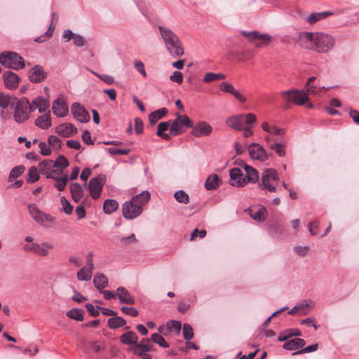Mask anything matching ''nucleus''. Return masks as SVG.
Returning <instances> with one entry per match:
<instances>
[{"mask_svg": "<svg viewBox=\"0 0 359 359\" xmlns=\"http://www.w3.org/2000/svg\"><path fill=\"white\" fill-rule=\"evenodd\" d=\"M301 46L318 53H327L335 46L334 38L323 32H303L300 35Z\"/></svg>", "mask_w": 359, "mask_h": 359, "instance_id": "f257e3e1", "label": "nucleus"}, {"mask_svg": "<svg viewBox=\"0 0 359 359\" xmlns=\"http://www.w3.org/2000/svg\"><path fill=\"white\" fill-rule=\"evenodd\" d=\"M161 36L169 53L173 57L184 55V48L178 36L170 28L159 25L158 27Z\"/></svg>", "mask_w": 359, "mask_h": 359, "instance_id": "f03ea898", "label": "nucleus"}, {"mask_svg": "<svg viewBox=\"0 0 359 359\" xmlns=\"http://www.w3.org/2000/svg\"><path fill=\"white\" fill-rule=\"evenodd\" d=\"M28 210L32 219L43 227L49 229L55 225V218L39 210L35 204L29 205Z\"/></svg>", "mask_w": 359, "mask_h": 359, "instance_id": "7ed1b4c3", "label": "nucleus"}, {"mask_svg": "<svg viewBox=\"0 0 359 359\" xmlns=\"http://www.w3.org/2000/svg\"><path fill=\"white\" fill-rule=\"evenodd\" d=\"M0 63L5 67L18 70L24 68L25 60L18 53L4 51L0 53Z\"/></svg>", "mask_w": 359, "mask_h": 359, "instance_id": "20e7f679", "label": "nucleus"}, {"mask_svg": "<svg viewBox=\"0 0 359 359\" xmlns=\"http://www.w3.org/2000/svg\"><path fill=\"white\" fill-rule=\"evenodd\" d=\"M256 121V116L249 113L230 116L226 119V123L229 127L234 130H241L243 129L244 123L246 125H252Z\"/></svg>", "mask_w": 359, "mask_h": 359, "instance_id": "39448f33", "label": "nucleus"}, {"mask_svg": "<svg viewBox=\"0 0 359 359\" xmlns=\"http://www.w3.org/2000/svg\"><path fill=\"white\" fill-rule=\"evenodd\" d=\"M261 180V185L263 189H266L269 192H276L277 191L276 184L279 182V177L275 169H265L262 173Z\"/></svg>", "mask_w": 359, "mask_h": 359, "instance_id": "423d86ee", "label": "nucleus"}, {"mask_svg": "<svg viewBox=\"0 0 359 359\" xmlns=\"http://www.w3.org/2000/svg\"><path fill=\"white\" fill-rule=\"evenodd\" d=\"M28 106L29 100L27 98L23 97L18 100L13 114V118L16 123H24L29 118Z\"/></svg>", "mask_w": 359, "mask_h": 359, "instance_id": "0eeeda50", "label": "nucleus"}, {"mask_svg": "<svg viewBox=\"0 0 359 359\" xmlns=\"http://www.w3.org/2000/svg\"><path fill=\"white\" fill-rule=\"evenodd\" d=\"M54 248L53 245L48 242L39 243L36 242L32 243H25L22 248L25 252L34 253L40 257H46L49 255V250Z\"/></svg>", "mask_w": 359, "mask_h": 359, "instance_id": "6e6552de", "label": "nucleus"}, {"mask_svg": "<svg viewBox=\"0 0 359 359\" xmlns=\"http://www.w3.org/2000/svg\"><path fill=\"white\" fill-rule=\"evenodd\" d=\"M241 34L248 39L250 41L254 42L257 48H262L269 45L271 41V36L267 34H260L258 32H246L241 31Z\"/></svg>", "mask_w": 359, "mask_h": 359, "instance_id": "1a4fd4ad", "label": "nucleus"}, {"mask_svg": "<svg viewBox=\"0 0 359 359\" xmlns=\"http://www.w3.org/2000/svg\"><path fill=\"white\" fill-rule=\"evenodd\" d=\"M280 95L287 101L297 105H303L309 100V97L304 90L292 89L281 92Z\"/></svg>", "mask_w": 359, "mask_h": 359, "instance_id": "9d476101", "label": "nucleus"}, {"mask_svg": "<svg viewBox=\"0 0 359 359\" xmlns=\"http://www.w3.org/2000/svg\"><path fill=\"white\" fill-rule=\"evenodd\" d=\"M143 208L140 204H136L131 199L123 203L122 212L123 217L127 219H133L142 214Z\"/></svg>", "mask_w": 359, "mask_h": 359, "instance_id": "9b49d317", "label": "nucleus"}, {"mask_svg": "<svg viewBox=\"0 0 359 359\" xmlns=\"http://www.w3.org/2000/svg\"><path fill=\"white\" fill-rule=\"evenodd\" d=\"M104 182V177L103 175L90 179L88 183V190L93 199H97L100 196Z\"/></svg>", "mask_w": 359, "mask_h": 359, "instance_id": "f8f14e48", "label": "nucleus"}, {"mask_svg": "<svg viewBox=\"0 0 359 359\" xmlns=\"http://www.w3.org/2000/svg\"><path fill=\"white\" fill-rule=\"evenodd\" d=\"M49 178L55 180L54 187L60 191L65 190L69 180L67 175L60 170L50 172Z\"/></svg>", "mask_w": 359, "mask_h": 359, "instance_id": "ddd939ff", "label": "nucleus"}, {"mask_svg": "<svg viewBox=\"0 0 359 359\" xmlns=\"http://www.w3.org/2000/svg\"><path fill=\"white\" fill-rule=\"evenodd\" d=\"M248 152L252 159L265 161L269 156L264 147L258 143H252L248 147Z\"/></svg>", "mask_w": 359, "mask_h": 359, "instance_id": "4468645a", "label": "nucleus"}, {"mask_svg": "<svg viewBox=\"0 0 359 359\" xmlns=\"http://www.w3.org/2000/svg\"><path fill=\"white\" fill-rule=\"evenodd\" d=\"M230 184L234 187H243L247 184L246 178L243 176L242 170L238 168H233L229 171Z\"/></svg>", "mask_w": 359, "mask_h": 359, "instance_id": "2eb2a0df", "label": "nucleus"}, {"mask_svg": "<svg viewBox=\"0 0 359 359\" xmlns=\"http://www.w3.org/2000/svg\"><path fill=\"white\" fill-rule=\"evenodd\" d=\"M219 89L224 92L232 95L240 103L244 104L247 101L246 97L239 90H236L234 86L228 82H222L219 84Z\"/></svg>", "mask_w": 359, "mask_h": 359, "instance_id": "dca6fc26", "label": "nucleus"}, {"mask_svg": "<svg viewBox=\"0 0 359 359\" xmlns=\"http://www.w3.org/2000/svg\"><path fill=\"white\" fill-rule=\"evenodd\" d=\"M72 113L74 117L81 123L90 121V114L79 103L75 102L72 105Z\"/></svg>", "mask_w": 359, "mask_h": 359, "instance_id": "f3484780", "label": "nucleus"}, {"mask_svg": "<svg viewBox=\"0 0 359 359\" xmlns=\"http://www.w3.org/2000/svg\"><path fill=\"white\" fill-rule=\"evenodd\" d=\"M212 131V126L205 121H199L197 123L191 130V135L196 137L202 136H208Z\"/></svg>", "mask_w": 359, "mask_h": 359, "instance_id": "a211bd4d", "label": "nucleus"}, {"mask_svg": "<svg viewBox=\"0 0 359 359\" xmlns=\"http://www.w3.org/2000/svg\"><path fill=\"white\" fill-rule=\"evenodd\" d=\"M47 77V73L40 65H35L29 73V78L32 83H40L44 81Z\"/></svg>", "mask_w": 359, "mask_h": 359, "instance_id": "6ab92c4d", "label": "nucleus"}, {"mask_svg": "<svg viewBox=\"0 0 359 359\" xmlns=\"http://www.w3.org/2000/svg\"><path fill=\"white\" fill-rule=\"evenodd\" d=\"M3 79L5 86L11 90L18 88L20 79L18 76L11 71H6L3 74Z\"/></svg>", "mask_w": 359, "mask_h": 359, "instance_id": "aec40b11", "label": "nucleus"}, {"mask_svg": "<svg viewBox=\"0 0 359 359\" xmlns=\"http://www.w3.org/2000/svg\"><path fill=\"white\" fill-rule=\"evenodd\" d=\"M52 110L57 117H64L67 114L68 106L62 99L57 98L53 102Z\"/></svg>", "mask_w": 359, "mask_h": 359, "instance_id": "412c9836", "label": "nucleus"}, {"mask_svg": "<svg viewBox=\"0 0 359 359\" xmlns=\"http://www.w3.org/2000/svg\"><path fill=\"white\" fill-rule=\"evenodd\" d=\"M55 133L64 137H68L76 133V128L71 123H62L55 128Z\"/></svg>", "mask_w": 359, "mask_h": 359, "instance_id": "4be33fe9", "label": "nucleus"}, {"mask_svg": "<svg viewBox=\"0 0 359 359\" xmlns=\"http://www.w3.org/2000/svg\"><path fill=\"white\" fill-rule=\"evenodd\" d=\"M35 125L43 130L48 129L51 125V115L50 111H48L47 113H45L39 116H38L35 121Z\"/></svg>", "mask_w": 359, "mask_h": 359, "instance_id": "5701e85b", "label": "nucleus"}, {"mask_svg": "<svg viewBox=\"0 0 359 359\" xmlns=\"http://www.w3.org/2000/svg\"><path fill=\"white\" fill-rule=\"evenodd\" d=\"M116 296L121 304H134L135 299L129 292L123 287H118Z\"/></svg>", "mask_w": 359, "mask_h": 359, "instance_id": "b1692460", "label": "nucleus"}, {"mask_svg": "<svg viewBox=\"0 0 359 359\" xmlns=\"http://www.w3.org/2000/svg\"><path fill=\"white\" fill-rule=\"evenodd\" d=\"M250 216L257 222H264L267 217V210L265 207L260 205L257 208L250 210Z\"/></svg>", "mask_w": 359, "mask_h": 359, "instance_id": "393cba45", "label": "nucleus"}, {"mask_svg": "<svg viewBox=\"0 0 359 359\" xmlns=\"http://www.w3.org/2000/svg\"><path fill=\"white\" fill-rule=\"evenodd\" d=\"M306 342L302 338H294L285 342L283 348L285 350L293 351L304 346Z\"/></svg>", "mask_w": 359, "mask_h": 359, "instance_id": "a878e982", "label": "nucleus"}, {"mask_svg": "<svg viewBox=\"0 0 359 359\" xmlns=\"http://www.w3.org/2000/svg\"><path fill=\"white\" fill-rule=\"evenodd\" d=\"M70 192L72 199L76 202H79L84 196L83 187L79 183H73L70 186Z\"/></svg>", "mask_w": 359, "mask_h": 359, "instance_id": "bb28decb", "label": "nucleus"}, {"mask_svg": "<svg viewBox=\"0 0 359 359\" xmlns=\"http://www.w3.org/2000/svg\"><path fill=\"white\" fill-rule=\"evenodd\" d=\"M53 168V161L49 159L41 161L39 165L40 172L45 175L47 178H49L50 172L58 170H54Z\"/></svg>", "mask_w": 359, "mask_h": 359, "instance_id": "cd10ccee", "label": "nucleus"}, {"mask_svg": "<svg viewBox=\"0 0 359 359\" xmlns=\"http://www.w3.org/2000/svg\"><path fill=\"white\" fill-rule=\"evenodd\" d=\"M138 337L133 331L127 332L120 337V341L122 344L126 345H136L137 344Z\"/></svg>", "mask_w": 359, "mask_h": 359, "instance_id": "c85d7f7f", "label": "nucleus"}, {"mask_svg": "<svg viewBox=\"0 0 359 359\" xmlns=\"http://www.w3.org/2000/svg\"><path fill=\"white\" fill-rule=\"evenodd\" d=\"M170 135L172 136H177L184 132L183 126L181 123V115L177 114L176 119L170 123Z\"/></svg>", "mask_w": 359, "mask_h": 359, "instance_id": "c756f323", "label": "nucleus"}, {"mask_svg": "<svg viewBox=\"0 0 359 359\" xmlns=\"http://www.w3.org/2000/svg\"><path fill=\"white\" fill-rule=\"evenodd\" d=\"M332 15V13L330 11L312 13L307 17L306 22L310 25H313Z\"/></svg>", "mask_w": 359, "mask_h": 359, "instance_id": "7c9ffc66", "label": "nucleus"}, {"mask_svg": "<svg viewBox=\"0 0 359 359\" xmlns=\"http://www.w3.org/2000/svg\"><path fill=\"white\" fill-rule=\"evenodd\" d=\"M220 184H222L221 179L217 175L214 174L207 178L205 187L208 190H215L219 187Z\"/></svg>", "mask_w": 359, "mask_h": 359, "instance_id": "2f4dec72", "label": "nucleus"}, {"mask_svg": "<svg viewBox=\"0 0 359 359\" xmlns=\"http://www.w3.org/2000/svg\"><path fill=\"white\" fill-rule=\"evenodd\" d=\"M170 124V121L159 123L156 131L157 136L161 137L163 140H169L172 136L170 135V132L169 133H164V132L168 129Z\"/></svg>", "mask_w": 359, "mask_h": 359, "instance_id": "473e14b6", "label": "nucleus"}, {"mask_svg": "<svg viewBox=\"0 0 359 359\" xmlns=\"http://www.w3.org/2000/svg\"><path fill=\"white\" fill-rule=\"evenodd\" d=\"M302 334L299 329H287L281 332L278 337L279 341H287L292 337H298Z\"/></svg>", "mask_w": 359, "mask_h": 359, "instance_id": "72a5a7b5", "label": "nucleus"}, {"mask_svg": "<svg viewBox=\"0 0 359 359\" xmlns=\"http://www.w3.org/2000/svg\"><path fill=\"white\" fill-rule=\"evenodd\" d=\"M95 287L102 291L108 285L107 278L102 273H96L93 278Z\"/></svg>", "mask_w": 359, "mask_h": 359, "instance_id": "f704fd0d", "label": "nucleus"}, {"mask_svg": "<svg viewBox=\"0 0 359 359\" xmlns=\"http://www.w3.org/2000/svg\"><path fill=\"white\" fill-rule=\"evenodd\" d=\"M168 112V111L166 108H161L151 112L149 116L150 123L154 125L158 120L165 116Z\"/></svg>", "mask_w": 359, "mask_h": 359, "instance_id": "c9c22d12", "label": "nucleus"}, {"mask_svg": "<svg viewBox=\"0 0 359 359\" xmlns=\"http://www.w3.org/2000/svg\"><path fill=\"white\" fill-rule=\"evenodd\" d=\"M243 168L246 172V177L248 182L255 183L258 181L259 173L257 170L248 165H244Z\"/></svg>", "mask_w": 359, "mask_h": 359, "instance_id": "e433bc0d", "label": "nucleus"}, {"mask_svg": "<svg viewBox=\"0 0 359 359\" xmlns=\"http://www.w3.org/2000/svg\"><path fill=\"white\" fill-rule=\"evenodd\" d=\"M150 193L147 191H143L142 193L133 196L131 199L136 204H140L141 207L145 205L150 199Z\"/></svg>", "mask_w": 359, "mask_h": 359, "instance_id": "4c0bfd02", "label": "nucleus"}, {"mask_svg": "<svg viewBox=\"0 0 359 359\" xmlns=\"http://www.w3.org/2000/svg\"><path fill=\"white\" fill-rule=\"evenodd\" d=\"M152 344H151L148 338L143 339L142 341L137 344L134 347V352L143 351L149 352L152 351Z\"/></svg>", "mask_w": 359, "mask_h": 359, "instance_id": "58836bf2", "label": "nucleus"}, {"mask_svg": "<svg viewBox=\"0 0 359 359\" xmlns=\"http://www.w3.org/2000/svg\"><path fill=\"white\" fill-rule=\"evenodd\" d=\"M262 128L264 131L275 135H283L285 134V130L283 128H279L276 126H271L266 122H263L262 123Z\"/></svg>", "mask_w": 359, "mask_h": 359, "instance_id": "ea45409f", "label": "nucleus"}, {"mask_svg": "<svg viewBox=\"0 0 359 359\" xmlns=\"http://www.w3.org/2000/svg\"><path fill=\"white\" fill-rule=\"evenodd\" d=\"M118 203L114 199H106L103 204V210L106 214H111L117 210Z\"/></svg>", "mask_w": 359, "mask_h": 359, "instance_id": "a19ab883", "label": "nucleus"}, {"mask_svg": "<svg viewBox=\"0 0 359 359\" xmlns=\"http://www.w3.org/2000/svg\"><path fill=\"white\" fill-rule=\"evenodd\" d=\"M107 324L111 329L114 330L126 325V321L122 317L115 316L109 318Z\"/></svg>", "mask_w": 359, "mask_h": 359, "instance_id": "79ce46f5", "label": "nucleus"}, {"mask_svg": "<svg viewBox=\"0 0 359 359\" xmlns=\"http://www.w3.org/2000/svg\"><path fill=\"white\" fill-rule=\"evenodd\" d=\"M37 102V109L39 113H45L49 108V101L48 99L38 96L35 98Z\"/></svg>", "mask_w": 359, "mask_h": 359, "instance_id": "37998d69", "label": "nucleus"}, {"mask_svg": "<svg viewBox=\"0 0 359 359\" xmlns=\"http://www.w3.org/2000/svg\"><path fill=\"white\" fill-rule=\"evenodd\" d=\"M175 200L182 204H188L189 203V196L184 190H179L174 194Z\"/></svg>", "mask_w": 359, "mask_h": 359, "instance_id": "c03bdc74", "label": "nucleus"}, {"mask_svg": "<svg viewBox=\"0 0 359 359\" xmlns=\"http://www.w3.org/2000/svg\"><path fill=\"white\" fill-rule=\"evenodd\" d=\"M83 311L79 309H72L67 312V316L72 319L77 321H82L83 320Z\"/></svg>", "mask_w": 359, "mask_h": 359, "instance_id": "a18cd8bd", "label": "nucleus"}, {"mask_svg": "<svg viewBox=\"0 0 359 359\" xmlns=\"http://www.w3.org/2000/svg\"><path fill=\"white\" fill-rule=\"evenodd\" d=\"M226 76L224 74H217L213 72H209L205 74L203 81L205 83H210L217 80L224 79Z\"/></svg>", "mask_w": 359, "mask_h": 359, "instance_id": "49530a36", "label": "nucleus"}, {"mask_svg": "<svg viewBox=\"0 0 359 359\" xmlns=\"http://www.w3.org/2000/svg\"><path fill=\"white\" fill-rule=\"evenodd\" d=\"M69 165V161L63 155H60L57 158L53 161L54 168H60V170L66 168Z\"/></svg>", "mask_w": 359, "mask_h": 359, "instance_id": "de8ad7c7", "label": "nucleus"}, {"mask_svg": "<svg viewBox=\"0 0 359 359\" xmlns=\"http://www.w3.org/2000/svg\"><path fill=\"white\" fill-rule=\"evenodd\" d=\"M39 179L38 169L35 166H32L28 172L27 182L34 183Z\"/></svg>", "mask_w": 359, "mask_h": 359, "instance_id": "09e8293b", "label": "nucleus"}, {"mask_svg": "<svg viewBox=\"0 0 359 359\" xmlns=\"http://www.w3.org/2000/svg\"><path fill=\"white\" fill-rule=\"evenodd\" d=\"M25 171V167L23 165H18L12 168L9 174V180L16 179L20 177Z\"/></svg>", "mask_w": 359, "mask_h": 359, "instance_id": "8fccbe9b", "label": "nucleus"}, {"mask_svg": "<svg viewBox=\"0 0 359 359\" xmlns=\"http://www.w3.org/2000/svg\"><path fill=\"white\" fill-rule=\"evenodd\" d=\"M91 272L88 271L86 268H81L76 274L77 278L79 280H89L91 279L92 277Z\"/></svg>", "mask_w": 359, "mask_h": 359, "instance_id": "3c124183", "label": "nucleus"}, {"mask_svg": "<svg viewBox=\"0 0 359 359\" xmlns=\"http://www.w3.org/2000/svg\"><path fill=\"white\" fill-rule=\"evenodd\" d=\"M330 87L325 88V86H321L318 84H313L310 85L309 86H305V90L307 93H312V94H318L321 90L325 89L328 90L330 89Z\"/></svg>", "mask_w": 359, "mask_h": 359, "instance_id": "603ef678", "label": "nucleus"}, {"mask_svg": "<svg viewBox=\"0 0 359 359\" xmlns=\"http://www.w3.org/2000/svg\"><path fill=\"white\" fill-rule=\"evenodd\" d=\"M151 339L161 347L167 348L169 346L165 339L158 333L153 334L151 335Z\"/></svg>", "mask_w": 359, "mask_h": 359, "instance_id": "864d4df0", "label": "nucleus"}, {"mask_svg": "<svg viewBox=\"0 0 359 359\" xmlns=\"http://www.w3.org/2000/svg\"><path fill=\"white\" fill-rule=\"evenodd\" d=\"M183 336L184 339L190 340L194 337L193 329L189 324L185 323L183 325Z\"/></svg>", "mask_w": 359, "mask_h": 359, "instance_id": "5fc2aeb1", "label": "nucleus"}, {"mask_svg": "<svg viewBox=\"0 0 359 359\" xmlns=\"http://www.w3.org/2000/svg\"><path fill=\"white\" fill-rule=\"evenodd\" d=\"M318 344H314L308 346L305 348H303L301 350H299V351H297L292 353V355H299V354L313 352L318 349Z\"/></svg>", "mask_w": 359, "mask_h": 359, "instance_id": "6e6d98bb", "label": "nucleus"}, {"mask_svg": "<svg viewBox=\"0 0 359 359\" xmlns=\"http://www.w3.org/2000/svg\"><path fill=\"white\" fill-rule=\"evenodd\" d=\"M60 201L62 205L64 212L67 215L72 214L73 211V206L69 203L66 198L65 196H62Z\"/></svg>", "mask_w": 359, "mask_h": 359, "instance_id": "4d7b16f0", "label": "nucleus"}, {"mask_svg": "<svg viewBox=\"0 0 359 359\" xmlns=\"http://www.w3.org/2000/svg\"><path fill=\"white\" fill-rule=\"evenodd\" d=\"M48 143L55 149L60 148L62 141L55 135H50L48 138Z\"/></svg>", "mask_w": 359, "mask_h": 359, "instance_id": "13d9d810", "label": "nucleus"}, {"mask_svg": "<svg viewBox=\"0 0 359 359\" xmlns=\"http://www.w3.org/2000/svg\"><path fill=\"white\" fill-rule=\"evenodd\" d=\"M297 306H298L297 309L299 315L304 316L309 313V304L308 303L307 300L297 304Z\"/></svg>", "mask_w": 359, "mask_h": 359, "instance_id": "bf43d9fd", "label": "nucleus"}, {"mask_svg": "<svg viewBox=\"0 0 359 359\" xmlns=\"http://www.w3.org/2000/svg\"><path fill=\"white\" fill-rule=\"evenodd\" d=\"M134 67L135 69L144 78L147 77V74L145 71L144 65L140 60H135L134 61Z\"/></svg>", "mask_w": 359, "mask_h": 359, "instance_id": "052dcab7", "label": "nucleus"}, {"mask_svg": "<svg viewBox=\"0 0 359 359\" xmlns=\"http://www.w3.org/2000/svg\"><path fill=\"white\" fill-rule=\"evenodd\" d=\"M39 147L40 149V154L43 156H49L51 154V150L50 149V145L48 143L45 142H41L39 144Z\"/></svg>", "mask_w": 359, "mask_h": 359, "instance_id": "680f3d73", "label": "nucleus"}, {"mask_svg": "<svg viewBox=\"0 0 359 359\" xmlns=\"http://www.w3.org/2000/svg\"><path fill=\"white\" fill-rule=\"evenodd\" d=\"M11 97L3 93H0V107L7 108L11 104Z\"/></svg>", "mask_w": 359, "mask_h": 359, "instance_id": "e2e57ef3", "label": "nucleus"}, {"mask_svg": "<svg viewBox=\"0 0 359 359\" xmlns=\"http://www.w3.org/2000/svg\"><path fill=\"white\" fill-rule=\"evenodd\" d=\"M137 241L135 235L134 233H132L131 235L126 236V237H122L120 239L121 244L123 246H127L130 245V243H135Z\"/></svg>", "mask_w": 359, "mask_h": 359, "instance_id": "0e129e2a", "label": "nucleus"}, {"mask_svg": "<svg viewBox=\"0 0 359 359\" xmlns=\"http://www.w3.org/2000/svg\"><path fill=\"white\" fill-rule=\"evenodd\" d=\"M86 309L89 314L93 317L98 316L100 315V307L97 306L96 308L90 303L86 304Z\"/></svg>", "mask_w": 359, "mask_h": 359, "instance_id": "69168bd1", "label": "nucleus"}, {"mask_svg": "<svg viewBox=\"0 0 359 359\" xmlns=\"http://www.w3.org/2000/svg\"><path fill=\"white\" fill-rule=\"evenodd\" d=\"M108 152L111 155H127L130 152V149H117L115 147H110L107 149Z\"/></svg>", "mask_w": 359, "mask_h": 359, "instance_id": "338daca9", "label": "nucleus"}, {"mask_svg": "<svg viewBox=\"0 0 359 359\" xmlns=\"http://www.w3.org/2000/svg\"><path fill=\"white\" fill-rule=\"evenodd\" d=\"M270 148L274 150L279 156H284L285 154V148L282 144H273L270 146Z\"/></svg>", "mask_w": 359, "mask_h": 359, "instance_id": "774afa93", "label": "nucleus"}]
</instances>
